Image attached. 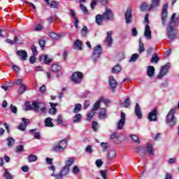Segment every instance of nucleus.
<instances>
[{"label":"nucleus","instance_id":"obj_16","mask_svg":"<svg viewBox=\"0 0 179 179\" xmlns=\"http://www.w3.org/2000/svg\"><path fill=\"white\" fill-rule=\"evenodd\" d=\"M106 43L109 47L113 45V31H109L106 33Z\"/></svg>","mask_w":179,"mask_h":179},{"label":"nucleus","instance_id":"obj_11","mask_svg":"<svg viewBox=\"0 0 179 179\" xmlns=\"http://www.w3.org/2000/svg\"><path fill=\"white\" fill-rule=\"evenodd\" d=\"M126 23L129 24L132 23V9L131 8H128L124 14Z\"/></svg>","mask_w":179,"mask_h":179},{"label":"nucleus","instance_id":"obj_8","mask_svg":"<svg viewBox=\"0 0 179 179\" xmlns=\"http://www.w3.org/2000/svg\"><path fill=\"white\" fill-rule=\"evenodd\" d=\"M127 115L124 113H121L120 114V119L117 123L116 129L117 130H121L124 128V125H125V120H126Z\"/></svg>","mask_w":179,"mask_h":179},{"label":"nucleus","instance_id":"obj_45","mask_svg":"<svg viewBox=\"0 0 179 179\" xmlns=\"http://www.w3.org/2000/svg\"><path fill=\"white\" fill-rule=\"evenodd\" d=\"M92 129L94 132L99 131V122L96 121L92 122Z\"/></svg>","mask_w":179,"mask_h":179},{"label":"nucleus","instance_id":"obj_17","mask_svg":"<svg viewBox=\"0 0 179 179\" xmlns=\"http://www.w3.org/2000/svg\"><path fill=\"white\" fill-rule=\"evenodd\" d=\"M169 8L168 4H164L162 10V24H166V19L167 18V9Z\"/></svg>","mask_w":179,"mask_h":179},{"label":"nucleus","instance_id":"obj_39","mask_svg":"<svg viewBox=\"0 0 179 179\" xmlns=\"http://www.w3.org/2000/svg\"><path fill=\"white\" fill-rule=\"evenodd\" d=\"M138 58H139V55H138L137 53H134L131 55L129 62H136V59H138Z\"/></svg>","mask_w":179,"mask_h":179},{"label":"nucleus","instance_id":"obj_14","mask_svg":"<svg viewBox=\"0 0 179 179\" xmlns=\"http://www.w3.org/2000/svg\"><path fill=\"white\" fill-rule=\"evenodd\" d=\"M22 122L18 126V129L20 131H26V128H27V125H29L30 120L26 118L22 119Z\"/></svg>","mask_w":179,"mask_h":179},{"label":"nucleus","instance_id":"obj_35","mask_svg":"<svg viewBox=\"0 0 179 179\" xmlns=\"http://www.w3.org/2000/svg\"><path fill=\"white\" fill-rule=\"evenodd\" d=\"M51 69L52 72H59V71H61V66H59L58 64H52Z\"/></svg>","mask_w":179,"mask_h":179},{"label":"nucleus","instance_id":"obj_34","mask_svg":"<svg viewBox=\"0 0 179 179\" xmlns=\"http://www.w3.org/2000/svg\"><path fill=\"white\" fill-rule=\"evenodd\" d=\"M131 106V102L129 101V97H127L125 101L122 103V107H124L125 108H128Z\"/></svg>","mask_w":179,"mask_h":179},{"label":"nucleus","instance_id":"obj_56","mask_svg":"<svg viewBox=\"0 0 179 179\" xmlns=\"http://www.w3.org/2000/svg\"><path fill=\"white\" fill-rule=\"evenodd\" d=\"M79 171H80V169H79V167H78V166H74L73 167V169H72L73 174H78Z\"/></svg>","mask_w":179,"mask_h":179},{"label":"nucleus","instance_id":"obj_53","mask_svg":"<svg viewBox=\"0 0 179 179\" xmlns=\"http://www.w3.org/2000/svg\"><path fill=\"white\" fill-rule=\"evenodd\" d=\"M10 110L13 114H16L17 113V108L13 104L10 105Z\"/></svg>","mask_w":179,"mask_h":179},{"label":"nucleus","instance_id":"obj_57","mask_svg":"<svg viewBox=\"0 0 179 179\" xmlns=\"http://www.w3.org/2000/svg\"><path fill=\"white\" fill-rule=\"evenodd\" d=\"M80 8L81 10H83V13H85L86 15H87V12H88L87 8L83 4H80Z\"/></svg>","mask_w":179,"mask_h":179},{"label":"nucleus","instance_id":"obj_62","mask_svg":"<svg viewBox=\"0 0 179 179\" xmlns=\"http://www.w3.org/2000/svg\"><path fill=\"white\" fill-rule=\"evenodd\" d=\"M39 45L42 50H44V47L45 45V41L44 40L39 41Z\"/></svg>","mask_w":179,"mask_h":179},{"label":"nucleus","instance_id":"obj_54","mask_svg":"<svg viewBox=\"0 0 179 179\" xmlns=\"http://www.w3.org/2000/svg\"><path fill=\"white\" fill-rule=\"evenodd\" d=\"M50 8H53L55 9H57V6H58V2L55 1H52L50 5Z\"/></svg>","mask_w":179,"mask_h":179},{"label":"nucleus","instance_id":"obj_3","mask_svg":"<svg viewBox=\"0 0 179 179\" xmlns=\"http://www.w3.org/2000/svg\"><path fill=\"white\" fill-rule=\"evenodd\" d=\"M175 18L176 13H173L171 16V22L167 27V37L170 41H173V40L176 39V34H174V32H173L174 30L173 27H174V26H177L176 22H174Z\"/></svg>","mask_w":179,"mask_h":179},{"label":"nucleus","instance_id":"obj_58","mask_svg":"<svg viewBox=\"0 0 179 179\" xmlns=\"http://www.w3.org/2000/svg\"><path fill=\"white\" fill-rule=\"evenodd\" d=\"M158 61H159V57H157V55H153L151 59V62L157 63Z\"/></svg>","mask_w":179,"mask_h":179},{"label":"nucleus","instance_id":"obj_26","mask_svg":"<svg viewBox=\"0 0 179 179\" xmlns=\"http://www.w3.org/2000/svg\"><path fill=\"white\" fill-rule=\"evenodd\" d=\"M45 127L52 128L54 127V123H52V119L51 117H47L45 120Z\"/></svg>","mask_w":179,"mask_h":179},{"label":"nucleus","instance_id":"obj_47","mask_svg":"<svg viewBox=\"0 0 179 179\" xmlns=\"http://www.w3.org/2000/svg\"><path fill=\"white\" fill-rule=\"evenodd\" d=\"M7 141H8V146H9V148H10V146L15 144V139L12 137H8L7 138Z\"/></svg>","mask_w":179,"mask_h":179},{"label":"nucleus","instance_id":"obj_6","mask_svg":"<svg viewBox=\"0 0 179 179\" xmlns=\"http://www.w3.org/2000/svg\"><path fill=\"white\" fill-rule=\"evenodd\" d=\"M83 79V73H82V72L77 71V72H74L72 74L71 80L72 82H73V83H76V85L80 83Z\"/></svg>","mask_w":179,"mask_h":179},{"label":"nucleus","instance_id":"obj_46","mask_svg":"<svg viewBox=\"0 0 179 179\" xmlns=\"http://www.w3.org/2000/svg\"><path fill=\"white\" fill-rule=\"evenodd\" d=\"M141 10H150L152 8H150V6H148V3H143L141 6Z\"/></svg>","mask_w":179,"mask_h":179},{"label":"nucleus","instance_id":"obj_4","mask_svg":"<svg viewBox=\"0 0 179 179\" xmlns=\"http://www.w3.org/2000/svg\"><path fill=\"white\" fill-rule=\"evenodd\" d=\"M176 111H177V107H173L171 108L168 115H166V122L169 125L173 126L177 124V119L174 115L176 114Z\"/></svg>","mask_w":179,"mask_h":179},{"label":"nucleus","instance_id":"obj_36","mask_svg":"<svg viewBox=\"0 0 179 179\" xmlns=\"http://www.w3.org/2000/svg\"><path fill=\"white\" fill-rule=\"evenodd\" d=\"M37 161V156L35 155H31L28 157L29 163H33Z\"/></svg>","mask_w":179,"mask_h":179},{"label":"nucleus","instance_id":"obj_31","mask_svg":"<svg viewBox=\"0 0 179 179\" xmlns=\"http://www.w3.org/2000/svg\"><path fill=\"white\" fill-rule=\"evenodd\" d=\"M121 71H122L121 66H120L119 64L115 66L112 69L113 73H120V72H121Z\"/></svg>","mask_w":179,"mask_h":179},{"label":"nucleus","instance_id":"obj_12","mask_svg":"<svg viewBox=\"0 0 179 179\" xmlns=\"http://www.w3.org/2000/svg\"><path fill=\"white\" fill-rule=\"evenodd\" d=\"M117 80H115V78H114V76H111L109 77V86L111 90V92L114 93L115 92V89L117 86Z\"/></svg>","mask_w":179,"mask_h":179},{"label":"nucleus","instance_id":"obj_64","mask_svg":"<svg viewBox=\"0 0 179 179\" xmlns=\"http://www.w3.org/2000/svg\"><path fill=\"white\" fill-rule=\"evenodd\" d=\"M131 139L132 141H134V142H136V143L139 142V137H138V136L136 135H132Z\"/></svg>","mask_w":179,"mask_h":179},{"label":"nucleus","instance_id":"obj_59","mask_svg":"<svg viewBox=\"0 0 179 179\" xmlns=\"http://www.w3.org/2000/svg\"><path fill=\"white\" fill-rule=\"evenodd\" d=\"M41 30H43V26L41 24L35 26V31H41Z\"/></svg>","mask_w":179,"mask_h":179},{"label":"nucleus","instance_id":"obj_15","mask_svg":"<svg viewBox=\"0 0 179 179\" xmlns=\"http://www.w3.org/2000/svg\"><path fill=\"white\" fill-rule=\"evenodd\" d=\"M144 36L147 40H150V38H152V31L150 30V27L148 24H145Z\"/></svg>","mask_w":179,"mask_h":179},{"label":"nucleus","instance_id":"obj_48","mask_svg":"<svg viewBox=\"0 0 179 179\" xmlns=\"http://www.w3.org/2000/svg\"><path fill=\"white\" fill-rule=\"evenodd\" d=\"M50 38H52V40H58L59 38V35H58L57 33L51 32L50 34Z\"/></svg>","mask_w":179,"mask_h":179},{"label":"nucleus","instance_id":"obj_23","mask_svg":"<svg viewBox=\"0 0 179 179\" xmlns=\"http://www.w3.org/2000/svg\"><path fill=\"white\" fill-rule=\"evenodd\" d=\"M135 114L138 117V118H142V112L141 111V107H139V103L136 104Z\"/></svg>","mask_w":179,"mask_h":179},{"label":"nucleus","instance_id":"obj_9","mask_svg":"<svg viewBox=\"0 0 179 179\" xmlns=\"http://www.w3.org/2000/svg\"><path fill=\"white\" fill-rule=\"evenodd\" d=\"M105 19V20H109L113 22L114 20V13H113V10L110 8H106L105 12L102 15Z\"/></svg>","mask_w":179,"mask_h":179},{"label":"nucleus","instance_id":"obj_13","mask_svg":"<svg viewBox=\"0 0 179 179\" xmlns=\"http://www.w3.org/2000/svg\"><path fill=\"white\" fill-rule=\"evenodd\" d=\"M148 118L149 121H157V108H155L154 110L148 114Z\"/></svg>","mask_w":179,"mask_h":179},{"label":"nucleus","instance_id":"obj_19","mask_svg":"<svg viewBox=\"0 0 179 179\" xmlns=\"http://www.w3.org/2000/svg\"><path fill=\"white\" fill-rule=\"evenodd\" d=\"M107 157L109 160H113L117 157V152L113 149L109 150H108Z\"/></svg>","mask_w":179,"mask_h":179},{"label":"nucleus","instance_id":"obj_33","mask_svg":"<svg viewBox=\"0 0 179 179\" xmlns=\"http://www.w3.org/2000/svg\"><path fill=\"white\" fill-rule=\"evenodd\" d=\"M26 90H27V86H26V85H24V84H21L20 89H19L20 94H23V93H24V92H26Z\"/></svg>","mask_w":179,"mask_h":179},{"label":"nucleus","instance_id":"obj_37","mask_svg":"<svg viewBox=\"0 0 179 179\" xmlns=\"http://www.w3.org/2000/svg\"><path fill=\"white\" fill-rule=\"evenodd\" d=\"M145 51V45H143V43H142V40L139 41V48H138V52L139 54H142Z\"/></svg>","mask_w":179,"mask_h":179},{"label":"nucleus","instance_id":"obj_1","mask_svg":"<svg viewBox=\"0 0 179 179\" xmlns=\"http://www.w3.org/2000/svg\"><path fill=\"white\" fill-rule=\"evenodd\" d=\"M24 109L25 111H30V110H34L37 113H45V103L43 102H33L31 103L30 102L25 103Z\"/></svg>","mask_w":179,"mask_h":179},{"label":"nucleus","instance_id":"obj_20","mask_svg":"<svg viewBox=\"0 0 179 179\" xmlns=\"http://www.w3.org/2000/svg\"><path fill=\"white\" fill-rule=\"evenodd\" d=\"M99 120H106V118H107V112L106 110V108H101L99 113Z\"/></svg>","mask_w":179,"mask_h":179},{"label":"nucleus","instance_id":"obj_40","mask_svg":"<svg viewBox=\"0 0 179 179\" xmlns=\"http://www.w3.org/2000/svg\"><path fill=\"white\" fill-rule=\"evenodd\" d=\"M74 47L75 48H77V50H82V42H80V40H77L74 42Z\"/></svg>","mask_w":179,"mask_h":179},{"label":"nucleus","instance_id":"obj_2","mask_svg":"<svg viewBox=\"0 0 179 179\" xmlns=\"http://www.w3.org/2000/svg\"><path fill=\"white\" fill-rule=\"evenodd\" d=\"M67 146L68 141H66V139H62L53 145L51 147L50 150L55 153H61V152H64V150L66 149Z\"/></svg>","mask_w":179,"mask_h":179},{"label":"nucleus","instance_id":"obj_60","mask_svg":"<svg viewBox=\"0 0 179 179\" xmlns=\"http://www.w3.org/2000/svg\"><path fill=\"white\" fill-rule=\"evenodd\" d=\"M95 164L97 167H101L103 166V161L101 159H97L95 162Z\"/></svg>","mask_w":179,"mask_h":179},{"label":"nucleus","instance_id":"obj_51","mask_svg":"<svg viewBox=\"0 0 179 179\" xmlns=\"http://www.w3.org/2000/svg\"><path fill=\"white\" fill-rule=\"evenodd\" d=\"M4 177H5L6 179H13V176H12L10 175V173H9V171H8V170H6V171H5Z\"/></svg>","mask_w":179,"mask_h":179},{"label":"nucleus","instance_id":"obj_44","mask_svg":"<svg viewBox=\"0 0 179 179\" xmlns=\"http://www.w3.org/2000/svg\"><path fill=\"white\" fill-rule=\"evenodd\" d=\"M87 31H88L87 27L84 26L81 30V36L83 37H86V36L87 35Z\"/></svg>","mask_w":179,"mask_h":179},{"label":"nucleus","instance_id":"obj_63","mask_svg":"<svg viewBox=\"0 0 179 179\" xmlns=\"http://www.w3.org/2000/svg\"><path fill=\"white\" fill-rule=\"evenodd\" d=\"M23 149H24L23 145L17 146V148H16L17 153H20V152H23Z\"/></svg>","mask_w":179,"mask_h":179},{"label":"nucleus","instance_id":"obj_28","mask_svg":"<svg viewBox=\"0 0 179 179\" xmlns=\"http://www.w3.org/2000/svg\"><path fill=\"white\" fill-rule=\"evenodd\" d=\"M104 20H106V19L104 18L103 15H97L96 16V22L97 23V24H103V22H104Z\"/></svg>","mask_w":179,"mask_h":179},{"label":"nucleus","instance_id":"obj_32","mask_svg":"<svg viewBox=\"0 0 179 179\" xmlns=\"http://www.w3.org/2000/svg\"><path fill=\"white\" fill-rule=\"evenodd\" d=\"M136 152L142 156V155H145V153H146V150H145V147L141 146L136 149Z\"/></svg>","mask_w":179,"mask_h":179},{"label":"nucleus","instance_id":"obj_10","mask_svg":"<svg viewBox=\"0 0 179 179\" xmlns=\"http://www.w3.org/2000/svg\"><path fill=\"white\" fill-rule=\"evenodd\" d=\"M169 69H170V64H166L165 66H163L161 68V71L158 75V79H162L163 76L167 75V72H169Z\"/></svg>","mask_w":179,"mask_h":179},{"label":"nucleus","instance_id":"obj_49","mask_svg":"<svg viewBox=\"0 0 179 179\" xmlns=\"http://www.w3.org/2000/svg\"><path fill=\"white\" fill-rule=\"evenodd\" d=\"M52 61V59H51V58L48 57V55H45L44 63L46 64V65H48V64H50Z\"/></svg>","mask_w":179,"mask_h":179},{"label":"nucleus","instance_id":"obj_38","mask_svg":"<svg viewBox=\"0 0 179 179\" xmlns=\"http://www.w3.org/2000/svg\"><path fill=\"white\" fill-rule=\"evenodd\" d=\"M80 110H82V105L80 103H77L73 109L74 114H78Z\"/></svg>","mask_w":179,"mask_h":179},{"label":"nucleus","instance_id":"obj_61","mask_svg":"<svg viewBox=\"0 0 179 179\" xmlns=\"http://www.w3.org/2000/svg\"><path fill=\"white\" fill-rule=\"evenodd\" d=\"M131 36L134 37H136V36H138V30H136V28H133L131 29Z\"/></svg>","mask_w":179,"mask_h":179},{"label":"nucleus","instance_id":"obj_41","mask_svg":"<svg viewBox=\"0 0 179 179\" xmlns=\"http://www.w3.org/2000/svg\"><path fill=\"white\" fill-rule=\"evenodd\" d=\"M159 0H152V3L150 5V9L157 8L159 6Z\"/></svg>","mask_w":179,"mask_h":179},{"label":"nucleus","instance_id":"obj_50","mask_svg":"<svg viewBox=\"0 0 179 179\" xmlns=\"http://www.w3.org/2000/svg\"><path fill=\"white\" fill-rule=\"evenodd\" d=\"M56 122L59 125L62 124V115H58L57 118L56 119Z\"/></svg>","mask_w":179,"mask_h":179},{"label":"nucleus","instance_id":"obj_29","mask_svg":"<svg viewBox=\"0 0 179 179\" xmlns=\"http://www.w3.org/2000/svg\"><path fill=\"white\" fill-rule=\"evenodd\" d=\"M147 152L148 155H155V150L153 149V145H152V143H148L147 145Z\"/></svg>","mask_w":179,"mask_h":179},{"label":"nucleus","instance_id":"obj_7","mask_svg":"<svg viewBox=\"0 0 179 179\" xmlns=\"http://www.w3.org/2000/svg\"><path fill=\"white\" fill-rule=\"evenodd\" d=\"M102 52L103 50H101V46L100 45H97L94 47L92 55V59L94 61V62L97 61V58H100V55H101Z\"/></svg>","mask_w":179,"mask_h":179},{"label":"nucleus","instance_id":"obj_24","mask_svg":"<svg viewBox=\"0 0 179 179\" xmlns=\"http://www.w3.org/2000/svg\"><path fill=\"white\" fill-rule=\"evenodd\" d=\"M75 163V158L73 157H71V158H68L66 161H65V166L66 167H69V169L71 168V166H73V164Z\"/></svg>","mask_w":179,"mask_h":179},{"label":"nucleus","instance_id":"obj_43","mask_svg":"<svg viewBox=\"0 0 179 179\" xmlns=\"http://www.w3.org/2000/svg\"><path fill=\"white\" fill-rule=\"evenodd\" d=\"M100 108V101L98 99L93 106L92 110L97 111Z\"/></svg>","mask_w":179,"mask_h":179},{"label":"nucleus","instance_id":"obj_27","mask_svg":"<svg viewBox=\"0 0 179 179\" xmlns=\"http://www.w3.org/2000/svg\"><path fill=\"white\" fill-rule=\"evenodd\" d=\"M99 100V103H103L106 107H108V105L111 103L110 99H107L104 96H100Z\"/></svg>","mask_w":179,"mask_h":179},{"label":"nucleus","instance_id":"obj_18","mask_svg":"<svg viewBox=\"0 0 179 179\" xmlns=\"http://www.w3.org/2000/svg\"><path fill=\"white\" fill-rule=\"evenodd\" d=\"M16 54L18 57H20L22 61H26L27 59V52L23 50H21L17 51Z\"/></svg>","mask_w":179,"mask_h":179},{"label":"nucleus","instance_id":"obj_25","mask_svg":"<svg viewBox=\"0 0 179 179\" xmlns=\"http://www.w3.org/2000/svg\"><path fill=\"white\" fill-rule=\"evenodd\" d=\"M36 131H37V129H34L29 130V134H31V135H34V138L36 139H40V138H41L40 132H36Z\"/></svg>","mask_w":179,"mask_h":179},{"label":"nucleus","instance_id":"obj_21","mask_svg":"<svg viewBox=\"0 0 179 179\" xmlns=\"http://www.w3.org/2000/svg\"><path fill=\"white\" fill-rule=\"evenodd\" d=\"M147 75L149 78H153L155 76V66H149L147 69Z\"/></svg>","mask_w":179,"mask_h":179},{"label":"nucleus","instance_id":"obj_22","mask_svg":"<svg viewBox=\"0 0 179 179\" xmlns=\"http://www.w3.org/2000/svg\"><path fill=\"white\" fill-rule=\"evenodd\" d=\"M50 106L52 108L49 110V114L54 115V114H55L57 113V108L55 107H57V106H58V103H54L52 102H50Z\"/></svg>","mask_w":179,"mask_h":179},{"label":"nucleus","instance_id":"obj_30","mask_svg":"<svg viewBox=\"0 0 179 179\" xmlns=\"http://www.w3.org/2000/svg\"><path fill=\"white\" fill-rule=\"evenodd\" d=\"M80 121H82V115L77 113L73 118V122L78 124V122H80Z\"/></svg>","mask_w":179,"mask_h":179},{"label":"nucleus","instance_id":"obj_42","mask_svg":"<svg viewBox=\"0 0 179 179\" xmlns=\"http://www.w3.org/2000/svg\"><path fill=\"white\" fill-rule=\"evenodd\" d=\"M96 114L95 110H93V109L87 114V120L90 121V120H92V118H93V117H94Z\"/></svg>","mask_w":179,"mask_h":179},{"label":"nucleus","instance_id":"obj_5","mask_svg":"<svg viewBox=\"0 0 179 179\" xmlns=\"http://www.w3.org/2000/svg\"><path fill=\"white\" fill-rule=\"evenodd\" d=\"M49 170H51L53 171L52 173V177H56L57 178L62 177V176H67V174L69 173V167L64 166L63 169H62L59 175H55L54 171H55V166H50L48 167Z\"/></svg>","mask_w":179,"mask_h":179},{"label":"nucleus","instance_id":"obj_52","mask_svg":"<svg viewBox=\"0 0 179 179\" xmlns=\"http://www.w3.org/2000/svg\"><path fill=\"white\" fill-rule=\"evenodd\" d=\"M101 145L102 148V152H106V150H107V148H108V143H101Z\"/></svg>","mask_w":179,"mask_h":179},{"label":"nucleus","instance_id":"obj_55","mask_svg":"<svg viewBox=\"0 0 179 179\" xmlns=\"http://www.w3.org/2000/svg\"><path fill=\"white\" fill-rule=\"evenodd\" d=\"M31 50L33 52V55L36 56L38 55V51H37V48H36V46L32 45Z\"/></svg>","mask_w":179,"mask_h":179}]
</instances>
